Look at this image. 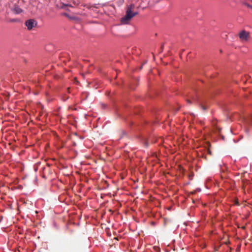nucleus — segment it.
I'll list each match as a JSON object with an SVG mask.
<instances>
[{"label": "nucleus", "instance_id": "f257e3e1", "mask_svg": "<svg viewBox=\"0 0 252 252\" xmlns=\"http://www.w3.org/2000/svg\"><path fill=\"white\" fill-rule=\"evenodd\" d=\"M134 6L132 4L128 7L126 15L124 17L122 18L121 20L122 24H128L130 20L136 14V13L132 12V10Z\"/></svg>", "mask_w": 252, "mask_h": 252}, {"label": "nucleus", "instance_id": "f03ea898", "mask_svg": "<svg viewBox=\"0 0 252 252\" xmlns=\"http://www.w3.org/2000/svg\"><path fill=\"white\" fill-rule=\"evenodd\" d=\"M239 38L242 42L247 41L250 37V34L248 32L243 31L239 33Z\"/></svg>", "mask_w": 252, "mask_h": 252}, {"label": "nucleus", "instance_id": "7ed1b4c3", "mask_svg": "<svg viewBox=\"0 0 252 252\" xmlns=\"http://www.w3.org/2000/svg\"><path fill=\"white\" fill-rule=\"evenodd\" d=\"M26 25L28 30H31L37 25L36 21L34 19H30L26 21Z\"/></svg>", "mask_w": 252, "mask_h": 252}, {"label": "nucleus", "instance_id": "20e7f679", "mask_svg": "<svg viewBox=\"0 0 252 252\" xmlns=\"http://www.w3.org/2000/svg\"><path fill=\"white\" fill-rule=\"evenodd\" d=\"M13 11L16 14L21 13L23 11L22 9L19 7H14Z\"/></svg>", "mask_w": 252, "mask_h": 252}]
</instances>
